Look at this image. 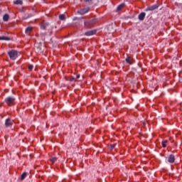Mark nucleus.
<instances>
[{"label": "nucleus", "mask_w": 182, "mask_h": 182, "mask_svg": "<svg viewBox=\"0 0 182 182\" xmlns=\"http://www.w3.org/2000/svg\"><path fill=\"white\" fill-rule=\"evenodd\" d=\"M92 1H93V0H84V2L90 5V4H92Z\"/></svg>", "instance_id": "nucleus-23"}, {"label": "nucleus", "mask_w": 182, "mask_h": 182, "mask_svg": "<svg viewBox=\"0 0 182 182\" xmlns=\"http://www.w3.org/2000/svg\"><path fill=\"white\" fill-rule=\"evenodd\" d=\"M15 5H23V1L22 0H16L14 1Z\"/></svg>", "instance_id": "nucleus-15"}, {"label": "nucleus", "mask_w": 182, "mask_h": 182, "mask_svg": "<svg viewBox=\"0 0 182 182\" xmlns=\"http://www.w3.org/2000/svg\"><path fill=\"white\" fill-rule=\"evenodd\" d=\"M70 82H76V77H70Z\"/></svg>", "instance_id": "nucleus-21"}, {"label": "nucleus", "mask_w": 182, "mask_h": 182, "mask_svg": "<svg viewBox=\"0 0 182 182\" xmlns=\"http://www.w3.org/2000/svg\"><path fill=\"white\" fill-rule=\"evenodd\" d=\"M33 28L31 26L27 27L26 28V35H31V32H32Z\"/></svg>", "instance_id": "nucleus-12"}, {"label": "nucleus", "mask_w": 182, "mask_h": 182, "mask_svg": "<svg viewBox=\"0 0 182 182\" xmlns=\"http://www.w3.org/2000/svg\"><path fill=\"white\" fill-rule=\"evenodd\" d=\"M3 21H4V22H8V21H9V14H4L3 16Z\"/></svg>", "instance_id": "nucleus-13"}, {"label": "nucleus", "mask_w": 182, "mask_h": 182, "mask_svg": "<svg viewBox=\"0 0 182 182\" xmlns=\"http://www.w3.org/2000/svg\"><path fill=\"white\" fill-rule=\"evenodd\" d=\"M168 141L165 140L164 141H162V146L163 147H167V145L166 144V143H168Z\"/></svg>", "instance_id": "nucleus-19"}, {"label": "nucleus", "mask_w": 182, "mask_h": 182, "mask_svg": "<svg viewBox=\"0 0 182 182\" xmlns=\"http://www.w3.org/2000/svg\"><path fill=\"white\" fill-rule=\"evenodd\" d=\"M8 55L11 60H15L18 58V51L12 50L8 53Z\"/></svg>", "instance_id": "nucleus-2"}, {"label": "nucleus", "mask_w": 182, "mask_h": 182, "mask_svg": "<svg viewBox=\"0 0 182 182\" xmlns=\"http://www.w3.org/2000/svg\"><path fill=\"white\" fill-rule=\"evenodd\" d=\"M14 124V121H11L9 118H7L5 121V127H12Z\"/></svg>", "instance_id": "nucleus-7"}, {"label": "nucleus", "mask_w": 182, "mask_h": 182, "mask_svg": "<svg viewBox=\"0 0 182 182\" xmlns=\"http://www.w3.org/2000/svg\"><path fill=\"white\" fill-rule=\"evenodd\" d=\"M74 19H79V18H74Z\"/></svg>", "instance_id": "nucleus-27"}, {"label": "nucleus", "mask_w": 182, "mask_h": 182, "mask_svg": "<svg viewBox=\"0 0 182 182\" xmlns=\"http://www.w3.org/2000/svg\"><path fill=\"white\" fill-rule=\"evenodd\" d=\"M146 18V14L144 12H141V14H139V15L138 16V19L139 21H144V18Z\"/></svg>", "instance_id": "nucleus-11"}, {"label": "nucleus", "mask_w": 182, "mask_h": 182, "mask_svg": "<svg viewBox=\"0 0 182 182\" xmlns=\"http://www.w3.org/2000/svg\"><path fill=\"white\" fill-rule=\"evenodd\" d=\"M89 12V8H85L80 9L77 11V14H80V15H85V14H87Z\"/></svg>", "instance_id": "nucleus-8"}, {"label": "nucleus", "mask_w": 182, "mask_h": 182, "mask_svg": "<svg viewBox=\"0 0 182 182\" xmlns=\"http://www.w3.org/2000/svg\"><path fill=\"white\" fill-rule=\"evenodd\" d=\"M28 176V173H26V172H24L22 173L21 175V180H23L24 178H26V176Z\"/></svg>", "instance_id": "nucleus-18"}, {"label": "nucleus", "mask_w": 182, "mask_h": 182, "mask_svg": "<svg viewBox=\"0 0 182 182\" xmlns=\"http://www.w3.org/2000/svg\"><path fill=\"white\" fill-rule=\"evenodd\" d=\"M123 8H124V4H122L119 5L117 8V11H122V9H123Z\"/></svg>", "instance_id": "nucleus-16"}, {"label": "nucleus", "mask_w": 182, "mask_h": 182, "mask_svg": "<svg viewBox=\"0 0 182 182\" xmlns=\"http://www.w3.org/2000/svg\"><path fill=\"white\" fill-rule=\"evenodd\" d=\"M114 147H116V144H111L109 149H110V150H113V149H114Z\"/></svg>", "instance_id": "nucleus-24"}, {"label": "nucleus", "mask_w": 182, "mask_h": 182, "mask_svg": "<svg viewBox=\"0 0 182 182\" xmlns=\"http://www.w3.org/2000/svg\"><path fill=\"white\" fill-rule=\"evenodd\" d=\"M168 161L170 164L174 163V161H176V157L173 154L169 155L168 157Z\"/></svg>", "instance_id": "nucleus-9"}, {"label": "nucleus", "mask_w": 182, "mask_h": 182, "mask_svg": "<svg viewBox=\"0 0 182 182\" xmlns=\"http://www.w3.org/2000/svg\"><path fill=\"white\" fill-rule=\"evenodd\" d=\"M33 15L32 14H28L27 16L26 15L23 18L24 19H28V18H32Z\"/></svg>", "instance_id": "nucleus-20"}, {"label": "nucleus", "mask_w": 182, "mask_h": 182, "mask_svg": "<svg viewBox=\"0 0 182 182\" xmlns=\"http://www.w3.org/2000/svg\"><path fill=\"white\" fill-rule=\"evenodd\" d=\"M5 102L6 103V105H8V106H12V105H14V103L15 102V97H7L5 99Z\"/></svg>", "instance_id": "nucleus-3"}, {"label": "nucleus", "mask_w": 182, "mask_h": 182, "mask_svg": "<svg viewBox=\"0 0 182 182\" xmlns=\"http://www.w3.org/2000/svg\"><path fill=\"white\" fill-rule=\"evenodd\" d=\"M56 160H58V159L56 157H53L50 159V161L52 163H55L56 161Z\"/></svg>", "instance_id": "nucleus-22"}, {"label": "nucleus", "mask_w": 182, "mask_h": 182, "mask_svg": "<svg viewBox=\"0 0 182 182\" xmlns=\"http://www.w3.org/2000/svg\"><path fill=\"white\" fill-rule=\"evenodd\" d=\"M50 26V24L49 23V22H42L41 23V29H42L43 31H45V29H48V28H49Z\"/></svg>", "instance_id": "nucleus-4"}, {"label": "nucleus", "mask_w": 182, "mask_h": 182, "mask_svg": "<svg viewBox=\"0 0 182 182\" xmlns=\"http://www.w3.org/2000/svg\"><path fill=\"white\" fill-rule=\"evenodd\" d=\"M96 32H97V30H90L85 33V36H93V35H96Z\"/></svg>", "instance_id": "nucleus-5"}, {"label": "nucleus", "mask_w": 182, "mask_h": 182, "mask_svg": "<svg viewBox=\"0 0 182 182\" xmlns=\"http://www.w3.org/2000/svg\"><path fill=\"white\" fill-rule=\"evenodd\" d=\"M159 9V4H154L151 6L147 7L145 9L146 12H148V11H155V9Z\"/></svg>", "instance_id": "nucleus-6"}, {"label": "nucleus", "mask_w": 182, "mask_h": 182, "mask_svg": "<svg viewBox=\"0 0 182 182\" xmlns=\"http://www.w3.org/2000/svg\"><path fill=\"white\" fill-rule=\"evenodd\" d=\"M59 19L60 21H65V19H66V16H65V14H60L59 16Z\"/></svg>", "instance_id": "nucleus-17"}, {"label": "nucleus", "mask_w": 182, "mask_h": 182, "mask_svg": "<svg viewBox=\"0 0 182 182\" xmlns=\"http://www.w3.org/2000/svg\"><path fill=\"white\" fill-rule=\"evenodd\" d=\"M33 69V65H28V70H32Z\"/></svg>", "instance_id": "nucleus-25"}, {"label": "nucleus", "mask_w": 182, "mask_h": 182, "mask_svg": "<svg viewBox=\"0 0 182 182\" xmlns=\"http://www.w3.org/2000/svg\"><path fill=\"white\" fill-rule=\"evenodd\" d=\"M97 23V18H92L90 20H87L84 22L85 26L87 29H90V28H93L95 26V23Z\"/></svg>", "instance_id": "nucleus-1"}, {"label": "nucleus", "mask_w": 182, "mask_h": 182, "mask_svg": "<svg viewBox=\"0 0 182 182\" xmlns=\"http://www.w3.org/2000/svg\"><path fill=\"white\" fill-rule=\"evenodd\" d=\"M80 75H77L76 76L75 79H76V80H77V79H80Z\"/></svg>", "instance_id": "nucleus-26"}, {"label": "nucleus", "mask_w": 182, "mask_h": 182, "mask_svg": "<svg viewBox=\"0 0 182 182\" xmlns=\"http://www.w3.org/2000/svg\"><path fill=\"white\" fill-rule=\"evenodd\" d=\"M125 62L128 64V65H133V63H134V61L133 60V59L132 58V57H127L125 59Z\"/></svg>", "instance_id": "nucleus-10"}, {"label": "nucleus", "mask_w": 182, "mask_h": 182, "mask_svg": "<svg viewBox=\"0 0 182 182\" xmlns=\"http://www.w3.org/2000/svg\"><path fill=\"white\" fill-rule=\"evenodd\" d=\"M11 38L6 37L5 36H0V41H10Z\"/></svg>", "instance_id": "nucleus-14"}]
</instances>
